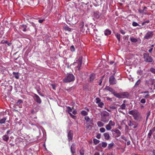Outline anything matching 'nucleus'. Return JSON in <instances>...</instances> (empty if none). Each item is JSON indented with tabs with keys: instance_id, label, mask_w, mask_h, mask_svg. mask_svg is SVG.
I'll use <instances>...</instances> for the list:
<instances>
[{
	"instance_id": "obj_18",
	"label": "nucleus",
	"mask_w": 155,
	"mask_h": 155,
	"mask_svg": "<svg viewBox=\"0 0 155 155\" xmlns=\"http://www.w3.org/2000/svg\"><path fill=\"white\" fill-rule=\"evenodd\" d=\"M124 103L123 104L120 106V107L118 109V111L119 112H120V110H124L126 108V105L125 104H124L125 101H124Z\"/></svg>"
},
{
	"instance_id": "obj_7",
	"label": "nucleus",
	"mask_w": 155,
	"mask_h": 155,
	"mask_svg": "<svg viewBox=\"0 0 155 155\" xmlns=\"http://www.w3.org/2000/svg\"><path fill=\"white\" fill-rule=\"evenodd\" d=\"M108 116L105 114H104L101 117V120L105 123L107 122L109 119L108 117Z\"/></svg>"
},
{
	"instance_id": "obj_20",
	"label": "nucleus",
	"mask_w": 155,
	"mask_h": 155,
	"mask_svg": "<svg viewBox=\"0 0 155 155\" xmlns=\"http://www.w3.org/2000/svg\"><path fill=\"white\" fill-rule=\"evenodd\" d=\"M95 74H91L90 75V81L92 82L95 78Z\"/></svg>"
},
{
	"instance_id": "obj_50",
	"label": "nucleus",
	"mask_w": 155,
	"mask_h": 155,
	"mask_svg": "<svg viewBox=\"0 0 155 155\" xmlns=\"http://www.w3.org/2000/svg\"><path fill=\"white\" fill-rule=\"evenodd\" d=\"M96 100L97 101L96 103H99L100 102L101 100L98 97H97L96 99Z\"/></svg>"
},
{
	"instance_id": "obj_15",
	"label": "nucleus",
	"mask_w": 155,
	"mask_h": 155,
	"mask_svg": "<svg viewBox=\"0 0 155 155\" xmlns=\"http://www.w3.org/2000/svg\"><path fill=\"white\" fill-rule=\"evenodd\" d=\"M111 33V31L108 29H106L104 31V34L105 36L110 35Z\"/></svg>"
},
{
	"instance_id": "obj_3",
	"label": "nucleus",
	"mask_w": 155,
	"mask_h": 155,
	"mask_svg": "<svg viewBox=\"0 0 155 155\" xmlns=\"http://www.w3.org/2000/svg\"><path fill=\"white\" fill-rule=\"evenodd\" d=\"M143 58L144 61L147 62H152L153 59L152 57L149 56L148 53H144L143 54Z\"/></svg>"
},
{
	"instance_id": "obj_19",
	"label": "nucleus",
	"mask_w": 155,
	"mask_h": 155,
	"mask_svg": "<svg viewBox=\"0 0 155 155\" xmlns=\"http://www.w3.org/2000/svg\"><path fill=\"white\" fill-rule=\"evenodd\" d=\"M105 139L106 140H109L110 138V135L108 133H105L103 134Z\"/></svg>"
},
{
	"instance_id": "obj_25",
	"label": "nucleus",
	"mask_w": 155,
	"mask_h": 155,
	"mask_svg": "<svg viewBox=\"0 0 155 155\" xmlns=\"http://www.w3.org/2000/svg\"><path fill=\"white\" fill-rule=\"evenodd\" d=\"M107 145V143L105 142H102L101 143L99 144V146H101V147L103 148L106 147Z\"/></svg>"
},
{
	"instance_id": "obj_39",
	"label": "nucleus",
	"mask_w": 155,
	"mask_h": 155,
	"mask_svg": "<svg viewBox=\"0 0 155 155\" xmlns=\"http://www.w3.org/2000/svg\"><path fill=\"white\" fill-rule=\"evenodd\" d=\"M81 114L82 115L84 116L87 115L88 114V113L85 110L82 111L81 112Z\"/></svg>"
},
{
	"instance_id": "obj_21",
	"label": "nucleus",
	"mask_w": 155,
	"mask_h": 155,
	"mask_svg": "<svg viewBox=\"0 0 155 155\" xmlns=\"http://www.w3.org/2000/svg\"><path fill=\"white\" fill-rule=\"evenodd\" d=\"M113 94L117 98H121V93L120 94H119L118 93H117L115 91L114 92V93Z\"/></svg>"
},
{
	"instance_id": "obj_12",
	"label": "nucleus",
	"mask_w": 155,
	"mask_h": 155,
	"mask_svg": "<svg viewBox=\"0 0 155 155\" xmlns=\"http://www.w3.org/2000/svg\"><path fill=\"white\" fill-rule=\"evenodd\" d=\"M129 96V94L127 92H123L121 93V98H127Z\"/></svg>"
},
{
	"instance_id": "obj_34",
	"label": "nucleus",
	"mask_w": 155,
	"mask_h": 155,
	"mask_svg": "<svg viewBox=\"0 0 155 155\" xmlns=\"http://www.w3.org/2000/svg\"><path fill=\"white\" fill-rule=\"evenodd\" d=\"M100 142V140L96 139H93V142L95 145H96L98 143Z\"/></svg>"
},
{
	"instance_id": "obj_55",
	"label": "nucleus",
	"mask_w": 155,
	"mask_h": 155,
	"mask_svg": "<svg viewBox=\"0 0 155 155\" xmlns=\"http://www.w3.org/2000/svg\"><path fill=\"white\" fill-rule=\"evenodd\" d=\"M140 83V80H138L135 84V85H138Z\"/></svg>"
},
{
	"instance_id": "obj_17",
	"label": "nucleus",
	"mask_w": 155,
	"mask_h": 155,
	"mask_svg": "<svg viewBox=\"0 0 155 155\" xmlns=\"http://www.w3.org/2000/svg\"><path fill=\"white\" fill-rule=\"evenodd\" d=\"M27 28V26L26 25H20V29H21V30H22L24 31H27L26 28Z\"/></svg>"
},
{
	"instance_id": "obj_8",
	"label": "nucleus",
	"mask_w": 155,
	"mask_h": 155,
	"mask_svg": "<svg viewBox=\"0 0 155 155\" xmlns=\"http://www.w3.org/2000/svg\"><path fill=\"white\" fill-rule=\"evenodd\" d=\"M73 132L72 130H70L68 133V141L70 142L73 139Z\"/></svg>"
},
{
	"instance_id": "obj_22",
	"label": "nucleus",
	"mask_w": 155,
	"mask_h": 155,
	"mask_svg": "<svg viewBox=\"0 0 155 155\" xmlns=\"http://www.w3.org/2000/svg\"><path fill=\"white\" fill-rule=\"evenodd\" d=\"M7 117H4L3 118L1 119L0 120V124H5V121L7 120Z\"/></svg>"
},
{
	"instance_id": "obj_29",
	"label": "nucleus",
	"mask_w": 155,
	"mask_h": 155,
	"mask_svg": "<svg viewBox=\"0 0 155 155\" xmlns=\"http://www.w3.org/2000/svg\"><path fill=\"white\" fill-rule=\"evenodd\" d=\"M108 124H109L111 127H114L115 125V123L112 120H110L109 121Z\"/></svg>"
},
{
	"instance_id": "obj_48",
	"label": "nucleus",
	"mask_w": 155,
	"mask_h": 155,
	"mask_svg": "<svg viewBox=\"0 0 155 155\" xmlns=\"http://www.w3.org/2000/svg\"><path fill=\"white\" fill-rule=\"evenodd\" d=\"M84 119L87 121V122H89L90 120V118L88 116L85 117H84Z\"/></svg>"
},
{
	"instance_id": "obj_28",
	"label": "nucleus",
	"mask_w": 155,
	"mask_h": 155,
	"mask_svg": "<svg viewBox=\"0 0 155 155\" xmlns=\"http://www.w3.org/2000/svg\"><path fill=\"white\" fill-rule=\"evenodd\" d=\"M97 124L98 126L99 127H102L104 125V124L100 121H98L97 123Z\"/></svg>"
},
{
	"instance_id": "obj_16",
	"label": "nucleus",
	"mask_w": 155,
	"mask_h": 155,
	"mask_svg": "<svg viewBox=\"0 0 155 155\" xmlns=\"http://www.w3.org/2000/svg\"><path fill=\"white\" fill-rule=\"evenodd\" d=\"M94 16L96 19L99 18L100 16V14L99 12L98 11L95 12L94 13Z\"/></svg>"
},
{
	"instance_id": "obj_62",
	"label": "nucleus",
	"mask_w": 155,
	"mask_h": 155,
	"mask_svg": "<svg viewBox=\"0 0 155 155\" xmlns=\"http://www.w3.org/2000/svg\"><path fill=\"white\" fill-rule=\"evenodd\" d=\"M93 121L92 120L90 119V121L88 122H89V123L90 124L93 125Z\"/></svg>"
},
{
	"instance_id": "obj_58",
	"label": "nucleus",
	"mask_w": 155,
	"mask_h": 155,
	"mask_svg": "<svg viewBox=\"0 0 155 155\" xmlns=\"http://www.w3.org/2000/svg\"><path fill=\"white\" fill-rule=\"evenodd\" d=\"M45 20V19H43L41 20H38V22L40 23H42Z\"/></svg>"
},
{
	"instance_id": "obj_45",
	"label": "nucleus",
	"mask_w": 155,
	"mask_h": 155,
	"mask_svg": "<svg viewBox=\"0 0 155 155\" xmlns=\"http://www.w3.org/2000/svg\"><path fill=\"white\" fill-rule=\"evenodd\" d=\"M101 133L104 132L105 131V130L104 128H101L99 129Z\"/></svg>"
},
{
	"instance_id": "obj_49",
	"label": "nucleus",
	"mask_w": 155,
	"mask_h": 155,
	"mask_svg": "<svg viewBox=\"0 0 155 155\" xmlns=\"http://www.w3.org/2000/svg\"><path fill=\"white\" fill-rule=\"evenodd\" d=\"M96 4L97 5H99L101 3V0H95Z\"/></svg>"
},
{
	"instance_id": "obj_13",
	"label": "nucleus",
	"mask_w": 155,
	"mask_h": 155,
	"mask_svg": "<svg viewBox=\"0 0 155 155\" xmlns=\"http://www.w3.org/2000/svg\"><path fill=\"white\" fill-rule=\"evenodd\" d=\"M112 131H114L117 134V135L116 136V137H117L120 136L121 134V132L119 130L117 129H115L114 130H112Z\"/></svg>"
},
{
	"instance_id": "obj_47",
	"label": "nucleus",
	"mask_w": 155,
	"mask_h": 155,
	"mask_svg": "<svg viewBox=\"0 0 155 155\" xmlns=\"http://www.w3.org/2000/svg\"><path fill=\"white\" fill-rule=\"evenodd\" d=\"M104 104L103 102H100L98 104V106L100 107H102L104 105Z\"/></svg>"
},
{
	"instance_id": "obj_24",
	"label": "nucleus",
	"mask_w": 155,
	"mask_h": 155,
	"mask_svg": "<svg viewBox=\"0 0 155 155\" xmlns=\"http://www.w3.org/2000/svg\"><path fill=\"white\" fill-rule=\"evenodd\" d=\"M106 89L107 90L110 91L113 94L114 92H115L114 90L111 87H107L106 88Z\"/></svg>"
},
{
	"instance_id": "obj_1",
	"label": "nucleus",
	"mask_w": 155,
	"mask_h": 155,
	"mask_svg": "<svg viewBox=\"0 0 155 155\" xmlns=\"http://www.w3.org/2000/svg\"><path fill=\"white\" fill-rule=\"evenodd\" d=\"M128 114L132 115L135 120H140L141 117L139 112L136 110L129 111Z\"/></svg>"
},
{
	"instance_id": "obj_27",
	"label": "nucleus",
	"mask_w": 155,
	"mask_h": 155,
	"mask_svg": "<svg viewBox=\"0 0 155 155\" xmlns=\"http://www.w3.org/2000/svg\"><path fill=\"white\" fill-rule=\"evenodd\" d=\"M132 126H133V128L135 129L137 127L138 124L136 122L132 121Z\"/></svg>"
},
{
	"instance_id": "obj_9",
	"label": "nucleus",
	"mask_w": 155,
	"mask_h": 155,
	"mask_svg": "<svg viewBox=\"0 0 155 155\" xmlns=\"http://www.w3.org/2000/svg\"><path fill=\"white\" fill-rule=\"evenodd\" d=\"M34 100L38 103L40 104L41 103V100L39 97V96L37 94H34Z\"/></svg>"
},
{
	"instance_id": "obj_33",
	"label": "nucleus",
	"mask_w": 155,
	"mask_h": 155,
	"mask_svg": "<svg viewBox=\"0 0 155 155\" xmlns=\"http://www.w3.org/2000/svg\"><path fill=\"white\" fill-rule=\"evenodd\" d=\"M105 128L108 130H110L112 128L108 124L106 126Z\"/></svg>"
},
{
	"instance_id": "obj_46",
	"label": "nucleus",
	"mask_w": 155,
	"mask_h": 155,
	"mask_svg": "<svg viewBox=\"0 0 155 155\" xmlns=\"http://www.w3.org/2000/svg\"><path fill=\"white\" fill-rule=\"evenodd\" d=\"M67 108L68 109V111L69 113L72 111V109L70 107L68 106L67 107Z\"/></svg>"
},
{
	"instance_id": "obj_59",
	"label": "nucleus",
	"mask_w": 155,
	"mask_h": 155,
	"mask_svg": "<svg viewBox=\"0 0 155 155\" xmlns=\"http://www.w3.org/2000/svg\"><path fill=\"white\" fill-rule=\"evenodd\" d=\"M120 31V32L123 35L125 33V32L123 30H121Z\"/></svg>"
},
{
	"instance_id": "obj_30",
	"label": "nucleus",
	"mask_w": 155,
	"mask_h": 155,
	"mask_svg": "<svg viewBox=\"0 0 155 155\" xmlns=\"http://www.w3.org/2000/svg\"><path fill=\"white\" fill-rule=\"evenodd\" d=\"M114 143L113 142H112L111 143H109L108 144V148L109 149H110L113 147V146H114Z\"/></svg>"
},
{
	"instance_id": "obj_52",
	"label": "nucleus",
	"mask_w": 155,
	"mask_h": 155,
	"mask_svg": "<svg viewBox=\"0 0 155 155\" xmlns=\"http://www.w3.org/2000/svg\"><path fill=\"white\" fill-rule=\"evenodd\" d=\"M80 153L81 155H84V152L83 150H81L80 151Z\"/></svg>"
},
{
	"instance_id": "obj_63",
	"label": "nucleus",
	"mask_w": 155,
	"mask_h": 155,
	"mask_svg": "<svg viewBox=\"0 0 155 155\" xmlns=\"http://www.w3.org/2000/svg\"><path fill=\"white\" fill-rule=\"evenodd\" d=\"M153 50V48H152L148 50V51L150 53H151Z\"/></svg>"
},
{
	"instance_id": "obj_61",
	"label": "nucleus",
	"mask_w": 155,
	"mask_h": 155,
	"mask_svg": "<svg viewBox=\"0 0 155 155\" xmlns=\"http://www.w3.org/2000/svg\"><path fill=\"white\" fill-rule=\"evenodd\" d=\"M150 95L149 94H147L146 95L144 96H143V97H144L145 98H147Z\"/></svg>"
},
{
	"instance_id": "obj_11",
	"label": "nucleus",
	"mask_w": 155,
	"mask_h": 155,
	"mask_svg": "<svg viewBox=\"0 0 155 155\" xmlns=\"http://www.w3.org/2000/svg\"><path fill=\"white\" fill-rule=\"evenodd\" d=\"M78 64L76 68V70H79L80 69V68L82 64V59L81 58H79L78 60Z\"/></svg>"
},
{
	"instance_id": "obj_6",
	"label": "nucleus",
	"mask_w": 155,
	"mask_h": 155,
	"mask_svg": "<svg viewBox=\"0 0 155 155\" xmlns=\"http://www.w3.org/2000/svg\"><path fill=\"white\" fill-rule=\"evenodd\" d=\"M109 83L110 85L116 84L117 83V81L113 75L110 76L109 80Z\"/></svg>"
},
{
	"instance_id": "obj_5",
	"label": "nucleus",
	"mask_w": 155,
	"mask_h": 155,
	"mask_svg": "<svg viewBox=\"0 0 155 155\" xmlns=\"http://www.w3.org/2000/svg\"><path fill=\"white\" fill-rule=\"evenodd\" d=\"M153 35L154 33L153 31H148L144 36V38L145 39H149L151 38Z\"/></svg>"
},
{
	"instance_id": "obj_31",
	"label": "nucleus",
	"mask_w": 155,
	"mask_h": 155,
	"mask_svg": "<svg viewBox=\"0 0 155 155\" xmlns=\"http://www.w3.org/2000/svg\"><path fill=\"white\" fill-rule=\"evenodd\" d=\"M150 22V21L148 20L146 21H144L142 23V26L144 25L145 26H146L147 24H148Z\"/></svg>"
},
{
	"instance_id": "obj_41",
	"label": "nucleus",
	"mask_w": 155,
	"mask_h": 155,
	"mask_svg": "<svg viewBox=\"0 0 155 155\" xmlns=\"http://www.w3.org/2000/svg\"><path fill=\"white\" fill-rule=\"evenodd\" d=\"M23 103V101L22 100L19 99L16 102L17 105H18L20 104H22Z\"/></svg>"
},
{
	"instance_id": "obj_38",
	"label": "nucleus",
	"mask_w": 155,
	"mask_h": 155,
	"mask_svg": "<svg viewBox=\"0 0 155 155\" xmlns=\"http://www.w3.org/2000/svg\"><path fill=\"white\" fill-rule=\"evenodd\" d=\"M70 50L72 52H74L75 51V48L74 45H71L70 48Z\"/></svg>"
},
{
	"instance_id": "obj_37",
	"label": "nucleus",
	"mask_w": 155,
	"mask_h": 155,
	"mask_svg": "<svg viewBox=\"0 0 155 155\" xmlns=\"http://www.w3.org/2000/svg\"><path fill=\"white\" fill-rule=\"evenodd\" d=\"M64 30L65 31H71V28H70L67 25L65 26L64 27Z\"/></svg>"
},
{
	"instance_id": "obj_53",
	"label": "nucleus",
	"mask_w": 155,
	"mask_h": 155,
	"mask_svg": "<svg viewBox=\"0 0 155 155\" xmlns=\"http://www.w3.org/2000/svg\"><path fill=\"white\" fill-rule=\"evenodd\" d=\"M132 121L130 120L129 122L128 123V124L129 126H132Z\"/></svg>"
},
{
	"instance_id": "obj_56",
	"label": "nucleus",
	"mask_w": 155,
	"mask_h": 155,
	"mask_svg": "<svg viewBox=\"0 0 155 155\" xmlns=\"http://www.w3.org/2000/svg\"><path fill=\"white\" fill-rule=\"evenodd\" d=\"M96 137L98 139H100L101 137V134H98L97 136Z\"/></svg>"
},
{
	"instance_id": "obj_10",
	"label": "nucleus",
	"mask_w": 155,
	"mask_h": 155,
	"mask_svg": "<svg viewBox=\"0 0 155 155\" xmlns=\"http://www.w3.org/2000/svg\"><path fill=\"white\" fill-rule=\"evenodd\" d=\"M75 147L76 144L75 143H72L71 146V151L72 155L75 152Z\"/></svg>"
},
{
	"instance_id": "obj_42",
	"label": "nucleus",
	"mask_w": 155,
	"mask_h": 155,
	"mask_svg": "<svg viewBox=\"0 0 155 155\" xmlns=\"http://www.w3.org/2000/svg\"><path fill=\"white\" fill-rule=\"evenodd\" d=\"M80 30L82 31L84 26V22L83 21L81 22V24L80 25Z\"/></svg>"
},
{
	"instance_id": "obj_4",
	"label": "nucleus",
	"mask_w": 155,
	"mask_h": 155,
	"mask_svg": "<svg viewBox=\"0 0 155 155\" xmlns=\"http://www.w3.org/2000/svg\"><path fill=\"white\" fill-rule=\"evenodd\" d=\"M40 106H39L36 103H33L32 105V109L31 111V114H35L39 110Z\"/></svg>"
},
{
	"instance_id": "obj_2",
	"label": "nucleus",
	"mask_w": 155,
	"mask_h": 155,
	"mask_svg": "<svg viewBox=\"0 0 155 155\" xmlns=\"http://www.w3.org/2000/svg\"><path fill=\"white\" fill-rule=\"evenodd\" d=\"M74 79V76L73 74H67L65 78L63 79V81L64 82L66 83L73 81Z\"/></svg>"
},
{
	"instance_id": "obj_54",
	"label": "nucleus",
	"mask_w": 155,
	"mask_h": 155,
	"mask_svg": "<svg viewBox=\"0 0 155 155\" xmlns=\"http://www.w3.org/2000/svg\"><path fill=\"white\" fill-rule=\"evenodd\" d=\"M150 71L151 72L155 74V69L153 68H151L150 69Z\"/></svg>"
},
{
	"instance_id": "obj_40",
	"label": "nucleus",
	"mask_w": 155,
	"mask_h": 155,
	"mask_svg": "<svg viewBox=\"0 0 155 155\" xmlns=\"http://www.w3.org/2000/svg\"><path fill=\"white\" fill-rule=\"evenodd\" d=\"M153 133L151 131H150L148 133V137L149 138V139L151 138V135L153 134Z\"/></svg>"
},
{
	"instance_id": "obj_14",
	"label": "nucleus",
	"mask_w": 155,
	"mask_h": 155,
	"mask_svg": "<svg viewBox=\"0 0 155 155\" xmlns=\"http://www.w3.org/2000/svg\"><path fill=\"white\" fill-rule=\"evenodd\" d=\"M143 9H141L140 8L138 9V12L141 14H143L144 12H146L147 9V8L146 6H144L143 7Z\"/></svg>"
},
{
	"instance_id": "obj_23",
	"label": "nucleus",
	"mask_w": 155,
	"mask_h": 155,
	"mask_svg": "<svg viewBox=\"0 0 155 155\" xmlns=\"http://www.w3.org/2000/svg\"><path fill=\"white\" fill-rule=\"evenodd\" d=\"M2 139L5 141H8V140L9 137V136L7 135H3L2 137Z\"/></svg>"
},
{
	"instance_id": "obj_36",
	"label": "nucleus",
	"mask_w": 155,
	"mask_h": 155,
	"mask_svg": "<svg viewBox=\"0 0 155 155\" xmlns=\"http://www.w3.org/2000/svg\"><path fill=\"white\" fill-rule=\"evenodd\" d=\"M116 37L118 41L120 42V35L119 34L117 33L116 34Z\"/></svg>"
},
{
	"instance_id": "obj_32",
	"label": "nucleus",
	"mask_w": 155,
	"mask_h": 155,
	"mask_svg": "<svg viewBox=\"0 0 155 155\" xmlns=\"http://www.w3.org/2000/svg\"><path fill=\"white\" fill-rule=\"evenodd\" d=\"M130 39L131 42L134 43L136 42L137 41V40L134 38H130Z\"/></svg>"
},
{
	"instance_id": "obj_57",
	"label": "nucleus",
	"mask_w": 155,
	"mask_h": 155,
	"mask_svg": "<svg viewBox=\"0 0 155 155\" xmlns=\"http://www.w3.org/2000/svg\"><path fill=\"white\" fill-rule=\"evenodd\" d=\"M121 139H122L125 140V141H127V138L124 136H122L121 137Z\"/></svg>"
},
{
	"instance_id": "obj_35",
	"label": "nucleus",
	"mask_w": 155,
	"mask_h": 155,
	"mask_svg": "<svg viewBox=\"0 0 155 155\" xmlns=\"http://www.w3.org/2000/svg\"><path fill=\"white\" fill-rule=\"evenodd\" d=\"M1 43L2 44H7L9 46H10L11 45L10 43H9L7 41H5L4 40H2L1 41Z\"/></svg>"
},
{
	"instance_id": "obj_26",
	"label": "nucleus",
	"mask_w": 155,
	"mask_h": 155,
	"mask_svg": "<svg viewBox=\"0 0 155 155\" xmlns=\"http://www.w3.org/2000/svg\"><path fill=\"white\" fill-rule=\"evenodd\" d=\"M13 74L14 76V77L16 79H18L19 78V75H18V72H13Z\"/></svg>"
},
{
	"instance_id": "obj_60",
	"label": "nucleus",
	"mask_w": 155,
	"mask_h": 155,
	"mask_svg": "<svg viewBox=\"0 0 155 155\" xmlns=\"http://www.w3.org/2000/svg\"><path fill=\"white\" fill-rule=\"evenodd\" d=\"M103 77L102 78H101L100 80V83H99V85H101V83L102 82V80H103Z\"/></svg>"
},
{
	"instance_id": "obj_44",
	"label": "nucleus",
	"mask_w": 155,
	"mask_h": 155,
	"mask_svg": "<svg viewBox=\"0 0 155 155\" xmlns=\"http://www.w3.org/2000/svg\"><path fill=\"white\" fill-rule=\"evenodd\" d=\"M69 114L72 118L74 119H76L77 118L76 116H74L72 115L71 113H69Z\"/></svg>"
},
{
	"instance_id": "obj_51",
	"label": "nucleus",
	"mask_w": 155,
	"mask_h": 155,
	"mask_svg": "<svg viewBox=\"0 0 155 155\" xmlns=\"http://www.w3.org/2000/svg\"><path fill=\"white\" fill-rule=\"evenodd\" d=\"M140 102L142 103H145L146 102V100L144 99L143 98L140 100Z\"/></svg>"
},
{
	"instance_id": "obj_43",
	"label": "nucleus",
	"mask_w": 155,
	"mask_h": 155,
	"mask_svg": "<svg viewBox=\"0 0 155 155\" xmlns=\"http://www.w3.org/2000/svg\"><path fill=\"white\" fill-rule=\"evenodd\" d=\"M132 25L134 27H136L138 26H140L138 24V23L135 22H133L132 23Z\"/></svg>"
},
{
	"instance_id": "obj_64",
	"label": "nucleus",
	"mask_w": 155,
	"mask_h": 155,
	"mask_svg": "<svg viewBox=\"0 0 155 155\" xmlns=\"http://www.w3.org/2000/svg\"><path fill=\"white\" fill-rule=\"evenodd\" d=\"M150 131H151L153 133L155 131V127L153 128L151 130H150Z\"/></svg>"
}]
</instances>
